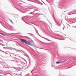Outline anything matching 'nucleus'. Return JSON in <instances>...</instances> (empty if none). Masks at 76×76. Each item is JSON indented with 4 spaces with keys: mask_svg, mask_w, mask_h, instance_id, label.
<instances>
[{
    "mask_svg": "<svg viewBox=\"0 0 76 76\" xmlns=\"http://www.w3.org/2000/svg\"><path fill=\"white\" fill-rule=\"evenodd\" d=\"M21 73H22V72H21Z\"/></svg>",
    "mask_w": 76,
    "mask_h": 76,
    "instance_id": "nucleus-14",
    "label": "nucleus"
},
{
    "mask_svg": "<svg viewBox=\"0 0 76 76\" xmlns=\"http://www.w3.org/2000/svg\"><path fill=\"white\" fill-rule=\"evenodd\" d=\"M43 38H44V39H46V40H47L48 41H49L48 39L47 38H45V37H43Z\"/></svg>",
    "mask_w": 76,
    "mask_h": 76,
    "instance_id": "nucleus-3",
    "label": "nucleus"
},
{
    "mask_svg": "<svg viewBox=\"0 0 76 76\" xmlns=\"http://www.w3.org/2000/svg\"><path fill=\"white\" fill-rule=\"evenodd\" d=\"M20 41L22 43H25L26 44L29 45H32L33 44V42L30 41V40L28 41L24 39H20Z\"/></svg>",
    "mask_w": 76,
    "mask_h": 76,
    "instance_id": "nucleus-1",
    "label": "nucleus"
},
{
    "mask_svg": "<svg viewBox=\"0 0 76 76\" xmlns=\"http://www.w3.org/2000/svg\"><path fill=\"white\" fill-rule=\"evenodd\" d=\"M12 61H14V60H12Z\"/></svg>",
    "mask_w": 76,
    "mask_h": 76,
    "instance_id": "nucleus-11",
    "label": "nucleus"
},
{
    "mask_svg": "<svg viewBox=\"0 0 76 76\" xmlns=\"http://www.w3.org/2000/svg\"><path fill=\"white\" fill-rule=\"evenodd\" d=\"M21 75V76H22V75Z\"/></svg>",
    "mask_w": 76,
    "mask_h": 76,
    "instance_id": "nucleus-10",
    "label": "nucleus"
},
{
    "mask_svg": "<svg viewBox=\"0 0 76 76\" xmlns=\"http://www.w3.org/2000/svg\"><path fill=\"white\" fill-rule=\"evenodd\" d=\"M16 61L17 62L16 63H17V64L18 65V66H22V62L20 61Z\"/></svg>",
    "mask_w": 76,
    "mask_h": 76,
    "instance_id": "nucleus-2",
    "label": "nucleus"
},
{
    "mask_svg": "<svg viewBox=\"0 0 76 76\" xmlns=\"http://www.w3.org/2000/svg\"><path fill=\"white\" fill-rule=\"evenodd\" d=\"M1 51H2V52H3V53H5L4 51H2V50H1Z\"/></svg>",
    "mask_w": 76,
    "mask_h": 76,
    "instance_id": "nucleus-8",
    "label": "nucleus"
},
{
    "mask_svg": "<svg viewBox=\"0 0 76 76\" xmlns=\"http://www.w3.org/2000/svg\"><path fill=\"white\" fill-rule=\"evenodd\" d=\"M69 15H71V14H69Z\"/></svg>",
    "mask_w": 76,
    "mask_h": 76,
    "instance_id": "nucleus-13",
    "label": "nucleus"
},
{
    "mask_svg": "<svg viewBox=\"0 0 76 76\" xmlns=\"http://www.w3.org/2000/svg\"><path fill=\"white\" fill-rule=\"evenodd\" d=\"M17 52H18H18H20V50H16Z\"/></svg>",
    "mask_w": 76,
    "mask_h": 76,
    "instance_id": "nucleus-6",
    "label": "nucleus"
},
{
    "mask_svg": "<svg viewBox=\"0 0 76 76\" xmlns=\"http://www.w3.org/2000/svg\"><path fill=\"white\" fill-rule=\"evenodd\" d=\"M59 63H60V62H56V64H59Z\"/></svg>",
    "mask_w": 76,
    "mask_h": 76,
    "instance_id": "nucleus-7",
    "label": "nucleus"
},
{
    "mask_svg": "<svg viewBox=\"0 0 76 76\" xmlns=\"http://www.w3.org/2000/svg\"><path fill=\"white\" fill-rule=\"evenodd\" d=\"M64 28H63V30H64Z\"/></svg>",
    "mask_w": 76,
    "mask_h": 76,
    "instance_id": "nucleus-9",
    "label": "nucleus"
},
{
    "mask_svg": "<svg viewBox=\"0 0 76 76\" xmlns=\"http://www.w3.org/2000/svg\"><path fill=\"white\" fill-rule=\"evenodd\" d=\"M0 34H1V35H3V36H5V35H4L3 34L0 33Z\"/></svg>",
    "mask_w": 76,
    "mask_h": 76,
    "instance_id": "nucleus-4",
    "label": "nucleus"
},
{
    "mask_svg": "<svg viewBox=\"0 0 76 76\" xmlns=\"http://www.w3.org/2000/svg\"><path fill=\"white\" fill-rule=\"evenodd\" d=\"M9 20H10L11 22H12V23H13V22H12V20H10V19H9Z\"/></svg>",
    "mask_w": 76,
    "mask_h": 76,
    "instance_id": "nucleus-5",
    "label": "nucleus"
},
{
    "mask_svg": "<svg viewBox=\"0 0 76 76\" xmlns=\"http://www.w3.org/2000/svg\"><path fill=\"white\" fill-rule=\"evenodd\" d=\"M64 12H66V11H65Z\"/></svg>",
    "mask_w": 76,
    "mask_h": 76,
    "instance_id": "nucleus-12",
    "label": "nucleus"
}]
</instances>
